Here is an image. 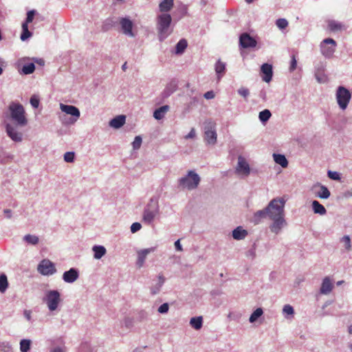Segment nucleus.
Masks as SVG:
<instances>
[{
  "label": "nucleus",
  "mask_w": 352,
  "mask_h": 352,
  "mask_svg": "<svg viewBox=\"0 0 352 352\" xmlns=\"http://www.w3.org/2000/svg\"><path fill=\"white\" fill-rule=\"evenodd\" d=\"M157 283L156 284V285H155V286H154V287H151V291H152L153 289L156 290V289H157Z\"/></svg>",
  "instance_id": "774afa93"
},
{
  "label": "nucleus",
  "mask_w": 352,
  "mask_h": 352,
  "mask_svg": "<svg viewBox=\"0 0 352 352\" xmlns=\"http://www.w3.org/2000/svg\"><path fill=\"white\" fill-rule=\"evenodd\" d=\"M35 70V66L34 63H29L23 65L22 68V72L25 74H32Z\"/></svg>",
  "instance_id": "58836bf2"
},
{
  "label": "nucleus",
  "mask_w": 352,
  "mask_h": 352,
  "mask_svg": "<svg viewBox=\"0 0 352 352\" xmlns=\"http://www.w3.org/2000/svg\"><path fill=\"white\" fill-rule=\"evenodd\" d=\"M236 170L238 173L242 174L245 176L249 175L250 173V168L248 163L246 162L244 157L241 156L239 157L238 164Z\"/></svg>",
  "instance_id": "4468645a"
},
{
  "label": "nucleus",
  "mask_w": 352,
  "mask_h": 352,
  "mask_svg": "<svg viewBox=\"0 0 352 352\" xmlns=\"http://www.w3.org/2000/svg\"><path fill=\"white\" fill-rule=\"evenodd\" d=\"M31 341L30 340H22L20 342V349L21 352H28L30 348Z\"/></svg>",
  "instance_id": "c9c22d12"
},
{
  "label": "nucleus",
  "mask_w": 352,
  "mask_h": 352,
  "mask_svg": "<svg viewBox=\"0 0 352 352\" xmlns=\"http://www.w3.org/2000/svg\"><path fill=\"white\" fill-rule=\"evenodd\" d=\"M349 333L352 334V325H351V326L349 327Z\"/></svg>",
  "instance_id": "338daca9"
},
{
  "label": "nucleus",
  "mask_w": 352,
  "mask_h": 352,
  "mask_svg": "<svg viewBox=\"0 0 352 352\" xmlns=\"http://www.w3.org/2000/svg\"><path fill=\"white\" fill-rule=\"evenodd\" d=\"M142 144V138L140 136H136L134 141L132 143V146L134 150L139 149Z\"/></svg>",
  "instance_id": "79ce46f5"
},
{
  "label": "nucleus",
  "mask_w": 352,
  "mask_h": 352,
  "mask_svg": "<svg viewBox=\"0 0 352 352\" xmlns=\"http://www.w3.org/2000/svg\"><path fill=\"white\" fill-rule=\"evenodd\" d=\"M267 216V208L264 210H258L254 213L253 221L255 224L258 223L261 220Z\"/></svg>",
  "instance_id": "c756f323"
},
{
  "label": "nucleus",
  "mask_w": 352,
  "mask_h": 352,
  "mask_svg": "<svg viewBox=\"0 0 352 352\" xmlns=\"http://www.w3.org/2000/svg\"><path fill=\"white\" fill-rule=\"evenodd\" d=\"M52 352H64V351L61 348L57 347V348L54 349L52 351Z\"/></svg>",
  "instance_id": "680f3d73"
},
{
  "label": "nucleus",
  "mask_w": 352,
  "mask_h": 352,
  "mask_svg": "<svg viewBox=\"0 0 352 352\" xmlns=\"http://www.w3.org/2000/svg\"><path fill=\"white\" fill-rule=\"evenodd\" d=\"M336 100L339 107L342 110H345L351 98V94L346 88L339 86L336 94Z\"/></svg>",
  "instance_id": "39448f33"
},
{
  "label": "nucleus",
  "mask_w": 352,
  "mask_h": 352,
  "mask_svg": "<svg viewBox=\"0 0 352 352\" xmlns=\"http://www.w3.org/2000/svg\"><path fill=\"white\" fill-rule=\"evenodd\" d=\"M78 278V272L77 270L71 268L69 270L64 272L63 279L65 282L72 283L76 281Z\"/></svg>",
  "instance_id": "a211bd4d"
},
{
  "label": "nucleus",
  "mask_w": 352,
  "mask_h": 352,
  "mask_svg": "<svg viewBox=\"0 0 352 352\" xmlns=\"http://www.w3.org/2000/svg\"><path fill=\"white\" fill-rule=\"evenodd\" d=\"M342 241L344 244V247L347 250L351 249V239L350 237L347 235L344 236L342 239Z\"/></svg>",
  "instance_id": "de8ad7c7"
},
{
  "label": "nucleus",
  "mask_w": 352,
  "mask_h": 352,
  "mask_svg": "<svg viewBox=\"0 0 352 352\" xmlns=\"http://www.w3.org/2000/svg\"><path fill=\"white\" fill-rule=\"evenodd\" d=\"M6 132L8 135L14 142L22 141V133L16 131V130L10 124L6 125Z\"/></svg>",
  "instance_id": "6ab92c4d"
},
{
  "label": "nucleus",
  "mask_w": 352,
  "mask_h": 352,
  "mask_svg": "<svg viewBox=\"0 0 352 352\" xmlns=\"http://www.w3.org/2000/svg\"><path fill=\"white\" fill-rule=\"evenodd\" d=\"M226 69L225 63L221 62V60H218L215 65V71L217 74H223Z\"/></svg>",
  "instance_id": "ea45409f"
},
{
  "label": "nucleus",
  "mask_w": 352,
  "mask_h": 352,
  "mask_svg": "<svg viewBox=\"0 0 352 352\" xmlns=\"http://www.w3.org/2000/svg\"><path fill=\"white\" fill-rule=\"evenodd\" d=\"M343 28V25L336 21H329L328 22V28L331 32L340 31Z\"/></svg>",
  "instance_id": "2f4dec72"
},
{
  "label": "nucleus",
  "mask_w": 352,
  "mask_h": 352,
  "mask_svg": "<svg viewBox=\"0 0 352 352\" xmlns=\"http://www.w3.org/2000/svg\"><path fill=\"white\" fill-rule=\"evenodd\" d=\"M187 47V41L185 39L180 40L176 45V52L182 53Z\"/></svg>",
  "instance_id": "f704fd0d"
},
{
  "label": "nucleus",
  "mask_w": 352,
  "mask_h": 352,
  "mask_svg": "<svg viewBox=\"0 0 352 352\" xmlns=\"http://www.w3.org/2000/svg\"><path fill=\"white\" fill-rule=\"evenodd\" d=\"M283 313L287 315H293L294 314V311L291 305H286L283 307Z\"/></svg>",
  "instance_id": "09e8293b"
},
{
  "label": "nucleus",
  "mask_w": 352,
  "mask_h": 352,
  "mask_svg": "<svg viewBox=\"0 0 352 352\" xmlns=\"http://www.w3.org/2000/svg\"><path fill=\"white\" fill-rule=\"evenodd\" d=\"M34 60L41 66H43L45 65V60L43 58H35Z\"/></svg>",
  "instance_id": "13d9d810"
},
{
  "label": "nucleus",
  "mask_w": 352,
  "mask_h": 352,
  "mask_svg": "<svg viewBox=\"0 0 352 352\" xmlns=\"http://www.w3.org/2000/svg\"><path fill=\"white\" fill-rule=\"evenodd\" d=\"M248 235V232L241 226L237 227L232 231V236L234 239L241 240Z\"/></svg>",
  "instance_id": "b1692460"
},
{
  "label": "nucleus",
  "mask_w": 352,
  "mask_h": 352,
  "mask_svg": "<svg viewBox=\"0 0 352 352\" xmlns=\"http://www.w3.org/2000/svg\"><path fill=\"white\" fill-rule=\"evenodd\" d=\"M195 137V129L192 128L190 130V131L189 132V133L185 136V138L189 139V138H193Z\"/></svg>",
  "instance_id": "4d7b16f0"
},
{
  "label": "nucleus",
  "mask_w": 352,
  "mask_h": 352,
  "mask_svg": "<svg viewBox=\"0 0 352 352\" xmlns=\"http://www.w3.org/2000/svg\"><path fill=\"white\" fill-rule=\"evenodd\" d=\"M276 24L280 29H285L287 27L288 22L285 19H279L276 21Z\"/></svg>",
  "instance_id": "37998d69"
},
{
  "label": "nucleus",
  "mask_w": 352,
  "mask_h": 352,
  "mask_svg": "<svg viewBox=\"0 0 352 352\" xmlns=\"http://www.w3.org/2000/svg\"><path fill=\"white\" fill-rule=\"evenodd\" d=\"M75 154L74 152H67L64 154V160L66 162H73Z\"/></svg>",
  "instance_id": "c03bdc74"
},
{
  "label": "nucleus",
  "mask_w": 352,
  "mask_h": 352,
  "mask_svg": "<svg viewBox=\"0 0 352 352\" xmlns=\"http://www.w3.org/2000/svg\"><path fill=\"white\" fill-rule=\"evenodd\" d=\"M155 250V248H150L146 249H143L138 251V259H137V265L139 267H141L143 266L146 258L148 254L151 252H153Z\"/></svg>",
  "instance_id": "2eb2a0df"
},
{
  "label": "nucleus",
  "mask_w": 352,
  "mask_h": 352,
  "mask_svg": "<svg viewBox=\"0 0 352 352\" xmlns=\"http://www.w3.org/2000/svg\"><path fill=\"white\" fill-rule=\"evenodd\" d=\"M164 282H165V278L164 277V276L162 274H160L158 276L157 288L156 290L153 289L152 294H157L160 291V289H161L162 286L163 285V284L164 283Z\"/></svg>",
  "instance_id": "a19ab883"
},
{
  "label": "nucleus",
  "mask_w": 352,
  "mask_h": 352,
  "mask_svg": "<svg viewBox=\"0 0 352 352\" xmlns=\"http://www.w3.org/2000/svg\"><path fill=\"white\" fill-rule=\"evenodd\" d=\"M261 70L264 74L263 80L266 82L271 81L273 74L272 66L268 63H264L262 65Z\"/></svg>",
  "instance_id": "aec40b11"
},
{
  "label": "nucleus",
  "mask_w": 352,
  "mask_h": 352,
  "mask_svg": "<svg viewBox=\"0 0 352 352\" xmlns=\"http://www.w3.org/2000/svg\"><path fill=\"white\" fill-rule=\"evenodd\" d=\"M8 286V282L6 274H3L0 276V292L4 293Z\"/></svg>",
  "instance_id": "473e14b6"
},
{
  "label": "nucleus",
  "mask_w": 352,
  "mask_h": 352,
  "mask_svg": "<svg viewBox=\"0 0 352 352\" xmlns=\"http://www.w3.org/2000/svg\"><path fill=\"white\" fill-rule=\"evenodd\" d=\"M125 120L124 116H118L110 121L109 125L114 129H119L124 124Z\"/></svg>",
  "instance_id": "5701e85b"
},
{
  "label": "nucleus",
  "mask_w": 352,
  "mask_h": 352,
  "mask_svg": "<svg viewBox=\"0 0 352 352\" xmlns=\"http://www.w3.org/2000/svg\"><path fill=\"white\" fill-rule=\"evenodd\" d=\"M60 108L63 112L74 117L72 121V123L75 122L80 116L79 109L75 106L60 104Z\"/></svg>",
  "instance_id": "f8f14e48"
},
{
  "label": "nucleus",
  "mask_w": 352,
  "mask_h": 352,
  "mask_svg": "<svg viewBox=\"0 0 352 352\" xmlns=\"http://www.w3.org/2000/svg\"><path fill=\"white\" fill-rule=\"evenodd\" d=\"M8 348V349H10V347L8 344H5V343H0V350H2L3 348Z\"/></svg>",
  "instance_id": "052dcab7"
},
{
  "label": "nucleus",
  "mask_w": 352,
  "mask_h": 352,
  "mask_svg": "<svg viewBox=\"0 0 352 352\" xmlns=\"http://www.w3.org/2000/svg\"><path fill=\"white\" fill-rule=\"evenodd\" d=\"M316 77L319 82H325L327 81V78L325 76H319V74H316Z\"/></svg>",
  "instance_id": "6e6d98bb"
},
{
  "label": "nucleus",
  "mask_w": 352,
  "mask_h": 352,
  "mask_svg": "<svg viewBox=\"0 0 352 352\" xmlns=\"http://www.w3.org/2000/svg\"><path fill=\"white\" fill-rule=\"evenodd\" d=\"M92 250L94 252V258L96 259L101 258L107 252L105 248L102 245H94Z\"/></svg>",
  "instance_id": "cd10ccee"
},
{
  "label": "nucleus",
  "mask_w": 352,
  "mask_h": 352,
  "mask_svg": "<svg viewBox=\"0 0 352 352\" xmlns=\"http://www.w3.org/2000/svg\"><path fill=\"white\" fill-rule=\"evenodd\" d=\"M175 248H176L177 250L182 251V245L180 244L179 240H177V241H175Z\"/></svg>",
  "instance_id": "bf43d9fd"
},
{
  "label": "nucleus",
  "mask_w": 352,
  "mask_h": 352,
  "mask_svg": "<svg viewBox=\"0 0 352 352\" xmlns=\"http://www.w3.org/2000/svg\"><path fill=\"white\" fill-rule=\"evenodd\" d=\"M172 21L169 14H162L157 16V32L160 41L164 40L170 34L169 28Z\"/></svg>",
  "instance_id": "f257e3e1"
},
{
  "label": "nucleus",
  "mask_w": 352,
  "mask_h": 352,
  "mask_svg": "<svg viewBox=\"0 0 352 352\" xmlns=\"http://www.w3.org/2000/svg\"><path fill=\"white\" fill-rule=\"evenodd\" d=\"M316 197L320 199H328L330 195V191L329 189L322 185L315 186L313 188Z\"/></svg>",
  "instance_id": "dca6fc26"
},
{
  "label": "nucleus",
  "mask_w": 352,
  "mask_h": 352,
  "mask_svg": "<svg viewBox=\"0 0 352 352\" xmlns=\"http://www.w3.org/2000/svg\"><path fill=\"white\" fill-rule=\"evenodd\" d=\"M296 67H297V60L296 59L295 55H293L292 56V60H291V63H290V67H289L290 72L294 71L296 69Z\"/></svg>",
  "instance_id": "8fccbe9b"
},
{
  "label": "nucleus",
  "mask_w": 352,
  "mask_h": 352,
  "mask_svg": "<svg viewBox=\"0 0 352 352\" xmlns=\"http://www.w3.org/2000/svg\"><path fill=\"white\" fill-rule=\"evenodd\" d=\"M126 64H127V63H126V62H125V63L122 65V70H123V71H125V70L126 69V68H127V67H126Z\"/></svg>",
  "instance_id": "69168bd1"
},
{
  "label": "nucleus",
  "mask_w": 352,
  "mask_h": 352,
  "mask_svg": "<svg viewBox=\"0 0 352 352\" xmlns=\"http://www.w3.org/2000/svg\"><path fill=\"white\" fill-rule=\"evenodd\" d=\"M4 213L8 214V217H10L11 210L9 209L4 210Z\"/></svg>",
  "instance_id": "0e129e2a"
},
{
  "label": "nucleus",
  "mask_w": 352,
  "mask_h": 352,
  "mask_svg": "<svg viewBox=\"0 0 352 352\" xmlns=\"http://www.w3.org/2000/svg\"><path fill=\"white\" fill-rule=\"evenodd\" d=\"M238 93L240 96L243 97L244 98H247L250 95V91L248 88L241 87L238 89Z\"/></svg>",
  "instance_id": "a18cd8bd"
},
{
  "label": "nucleus",
  "mask_w": 352,
  "mask_h": 352,
  "mask_svg": "<svg viewBox=\"0 0 352 352\" xmlns=\"http://www.w3.org/2000/svg\"><path fill=\"white\" fill-rule=\"evenodd\" d=\"M35 14L34 10H30L27 13L26 21L22 24L23 32L21 35V39L25 41L31 36L32 34L28 30V24L32 22Z\"/></svg>",
  "instance_id": "9d476101"
},
{
  "label": "nucleus",
  "mask_w": 352,
  "mask_h": 352,
  "mask_svg": "<svg viewBox=\"0 0 352 352\" xmlns=\"http://www.w3.org/2000/svg\"><path fill=\"white\" fill-rule=\"evenodd\" d=\"M285 200L283 198L272 199L267 207V216L270 219L284 217Z\"/></svg>",
  "instance_id": "f03ea898"
},
{
  "label": "nucleus",
  "mask_w": 352,
  "mask_h": 352,
  "mask_svg": "<svg viewBox=\"0 0 352 352\" xmlns=\"http://www.w3.org/2000/svg\"><path fill=\"white\" fill-rule=\"evenodd\" d=\"M311 205L314 213L319 214L320 215H324L326 214L327 210L318 201H313Z\"/></svg>",
  "instance_id": "a878e982"
},
{
  "label": "nucleus",
  "mask_w": 352,
  "mask_h": 352,
  "mask_svg": "<svg viewBox=\"0 0 352 352\" xmlns=\"http://www.w3.org/2000/svg\"><path fill=\"white\" fill-rule=\"evenodd\" d=\"M142 228V226L140 223L135 222L133 223L131 226V231L132 233H135L140 230Z\"/></svg>",
  "instance_id": "3c124183"
},
{
  "label": "nucleus",
  "mask_w": 352,
  "mask_h": 352,
  "mask_svg": "<svg viewBox=\"0 0 352 352\" xmlns=\"http://www.w3.org/2000/svg\"><path fill=\"white\" fill-rule=\"evenodd\" d=\"M333 289V284L329 277H325L323 279L321 287L320 292L323 294H329Z\"/></svg>",
  "instance_id": "412c9836"
},
{
  "label": "nucleus",
  "mask_w": 352,
  "mask_h": 352,
  "mask_svg": "<svg viewBox=\"0 0 352 352\" xmlns=\"http://www.w3.org/2000/svg\"><path fill=\"white\" fill-rule=\"evenodd\" d=\"M204 139L209 144L217 142L216 123L212 120H207L204 123Z\"/></svg>",
  "instance_id": "423d86ee"
},
{
  "label": "nucleus",
  "mask_w": 352,
  "mask_h": 352,
  "mask_svg": "<svg viewBox=\"0 0 352 352\" xmlns=\"http://www.w3.org/2000/svg\"><path fill=\"white\" fill-rule=\"evenodd\" d=\"M273 157L274 162L282 167L286 168L287 166L288 162L285 155L281 154H274Z\"/></svg>",
  "instance_id": "c85d7f7f"
},
{
  "label": "nucleus",
  "mask_w": 352,
  "mask_h": 352,
  "mask_svg": "<svg viewBox=\"0 0 352 352\" xmlns=\"http://www.w3.org/2000/svg\"><path fill=\"white\" fill-rule=\"evenodd\" d=\"M168 303H164L162 304L159 308L158 311L161 314H165L167 313L168 311Z\"/></svg>",
  "instance_id": "864d4df0"
},
{
  "label": "nucleus",
  "mask_w": 352,
  "mask_h": 352,
  "mask_svg": "<svg viewBox=\"0 0 352 352\" xmlns=\"http://www.w3.org/2000/svg\"><path fill=\"white\" fill-rule=\"evenodd\" d=\"M24 240L32 245H36L38 243V237L35 235L27 234L24 236Z\"/></svg>",
  "instance_id": "e433bc0d"
},
{
  "label": "nucleus",
  "mask_w": 352,
  "mask_h": 352,
  "mask_svg": "<svg viewBox=\"0 0 352 352\" xmlns=\"http://www.w3.org/2000/svg\"><path fill=\"white\" fill-rule=\"evenodd\" d=\"M271 116V112L268 109H265L259 113L258 117L261 122H266L270 118Z\"/></svg>",
  "instance_id": "4c0bfd02"
},
{
  "label": "nucleus",
  "mask_w": 352,
  "mask_h": 352,
  "mask_svg": "<svg viewBox=\"0 0 352 352\" xmlns=\"http://www.w3.org/2000/svg\"><path fill=\"white\" fill-rule=\"evenodd\" d=\"M9 110L12 119L14 120L17 124L21 126L27 124L28 120L25 118V112L23 105L19 103L12 102L9 105Z\"/></svg>",
  "instance_id": "7ed1b4c3"
},
{
  "label": "nucleus",
  "mask_w": 352,
  "mask_h": 352,
  "mask_svg": "<svg viewBox=\"0 0 352 352\" xmlns=\"http://www.w3.org/2000/svg\"><path fill=\"white\" fill-rule=\"evenodd\" d=\"M120 24L121 25V28L122 32L129 36H134V34L132 31L133 29V22L129 19L128 18H121L120 20Z\"/></svg>",
  "instance_id": "ddd939ff"
},
{
  "label": "nucleus",
  "mask_w": 352,
  "mask_h": 352,
  "mask_svg": "<svg viewBox=\"0 0 352 352\" xmlns=\"http://www.w3.org/2000/svg\"><path fill=\"white\" fill-rule=\"evenodd\" d=\"M337 43L333 38H325L320 43V50L322 54L326 57L333 56L336 50Z\"/></svg>",
  "instance_id": "6e6552de"
},
{
  "label": "nucleus",
  "mask_w": 352,
  "mask_h": 352,
  "mask_svg": "<svg viewBox=\"0 0 352 352\" xmlns=\"http://www.w3.org/2000/svg\"><path fill=\"white\" fill-rule=\"evenodd\" d=\"M200 177L194 170H189L188 174L179 179V185L184 189L193 190L197 188Z\"/></svg>",
  "instance_id": "20e7f679"
},
{
  "label": "nucleus",
  "mask_w": 352,
  "mask_h": 352,
  "mask_svg": "<svg viewBox=\"0 0 352 352\" xmlns=\"http://www.w3.org/2000/svg\"><path fill=\"white\" fill-rule=\"evenodd\" d=\"M263 314V309L261 308H257L250 316V322H256L258 318H260Z\"/></svg>",
  "instance_id": "72a5a7b5"
},
{
  "label": "nucleus",
  "mask_w": 352,
  "mask_h": 352,
  "mask_svg": "<svg viewBox=\"0 0 352 352\" xmlns=\"http://www.w3.org/2000/svg\"><path fill=\"white\" fill-rule=\"evenodd\" d=\"M25 316L27 318L28 320H30L31 316L30 312H28L27 311H25Z\"/></svg>",
  "instance_id": "e2e57ef3"
},
{
  "label": "nucleus",
  "mask_w": 352,
  "mask_h": 352,
  "mask_svg": "<svg viewBox=\"0 0 352 352\" xmlns=\"http://www.w3.org/2000/svg\"><path fill=\"white\" fill-rule=\"evenodd\" d=\"M204 98L208 100L212 99L214 98V94L212 91H207L204 94Z\"/></svg>",
  "instance_id": "5fc2aeb1"
},
{
  "label": "nucleus",
  "mask_w": 352,
  "mask_h": 352,
  "mask_svg": "<svg viewBox=\"0 0 352 352\" xmlns=\"http://www.w3.org/2000/svg\"><path fill=\"white\" fill-rule=\"evenodd\" d=\"M174 0H163L159 5L160 12H168L173 7Z\"/></svg>",
  "instance_id": "bb28decb"
},
{
  "label": "nucleus",
  "mask_w": 352,
  "mask_h": 352,
  "mask_svg": "<svg viewBox=\"0 0 352 352\" xmlns=\"http://www.w3.org/2000/svg\"><path fill=\"white\" fill-rule=\"evenodd\" d=\"M45 302L48 309L51 311H55L60 302V293L56 290H50L47 292Z\"/></svg>",
  "instance_id": "0eeeda50"
},
{
  "label": "nucleus",
  "mask_w": 352,
  "mask_h": 352,
  "mask_svg": "<svg viewBox=\"0 0 352 352\" xmlns=\"http://www.w3.org/2000/svg\"><path fill=\"white\" fill-rule=\"evenodd\" d=\"M39 98L37 96L34 95L30 98V104L34 108H38L39 105Z\"/></svg>",
  "instance_id": "49530a36"
},
{
  "label": "nucleus",
  "mask_w": 352,
  "mask_h": 352,
  "mask_svg": "<svg viewBox=\"0 0 352 352\" xmlns=\"http://www.w3.org/2000/svg\"><path fill=\"white\" fill-rule=\"evenodd\" d=\"M202 317H194L190 320V324L196 330H199L202 327Z\"/></svg>",
  "instance_id": "7c9ffc66"
},
{
  "label": "nucleus",
  "mask_w": 352,
  "mask_h": 352,
  "mask_svg": "<svg viewBox=\"0 0 352 352\" xmlns=\"http://www.w3.org/2000/svg\"><path fill=\"white\" fill-rule=\"evenodd\" d=\"M328 176L329 178H331L333 180H340V175L337 172L329 171Z\"/></svg>",
  "instance_id": "603ef678"
},
{
  "label": "nucleus",
  "mask_w": 352,
  "mask_h": 352,
  "mask_svg": "<svg viewBox=\"0 0 352 352\" xmlns=\"http://www.w3.org/2000/svg\"><path fill=\"white\" fill-rule=\"evenodd\" d=\"M37 270L44 276L52 275L56 272L54 264L48 259L42 260L38 265Z\"/></svg>",
  "instance_id": "1a4fd4ad"
},
{
  "label": "nucleus",
  "mask_w": 352,
  "mask_h": 352,
  "mask_svg": "<svg viewBox=\"0 0 352 352\" xmlns=\"http://www.w3.org/2000/svg\"><path fill=\"white\" fill-rule=\"evenodd\" d=\"M257 41L252 37L248 33H243L239 37V45L242 48L254 47L256 46Z\"/></svg>",
  "instance_id": "9b49d317"
},
{
  "label": "nucleus",
  "mask_w": 352,
  "mask_h": 352,
  "mask_svg": "<svg viewBox=\"0 0 352 352\" xmlns=\"http://www.w3.org/2000/svg\"><path fill=\"white\" fill-rule=\"evenodd\" d=\"M157 211L156 209L151 210L150 208H146L143 214V220L144 222L148 223H151L155 217Z\"/></svg>",
  "instance_id": "4be33fe9"
},
{
  "label": "nucleus",
  "mask_w": 352,
  "mask_h": 352,
  "mask_svg": "<svg viewBox=\"0 0 352 352\" xmlns=\"http://www.w3.org/2000/svg\"><path fill=\"white\" fill-rule=\"evenodd\" d=\"M169 107L168 105L162 106L157 109L153 113V117L156 120H161L164 117L165 113L168 111Z\"/></svg>",
  "instance_id": "393cba45"
},
{
  "label": "nucleus",
  "mask_w": 352,
  "mask_h": 352,
  "mask_svg": "<svg viewBox=\"0 0 352 352\" xmlns=\"http://www.w3.org/2000/svg\"><path fill=\"white\" fill-rule=\"evenodd\" d=\"M271 219L273 221V223L270 227V230L275 234H278L286 224L284 217Z\"/></svg>",
  "instance_id": "f3484780"
}]
</instances>
